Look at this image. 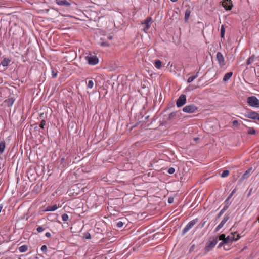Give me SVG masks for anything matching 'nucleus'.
Segmentation results:
<instances>
[{"label":"nucleus","mask_w":259,"mask_h":259,"mask_svg":"<svg viewBox=\"0 0 259 259\" xmlns=\"http://www.w3.org/2000/svg\"><path fill=\"white\" fill-rule=\"evenodd\" d=\"M257 116V112L255 111H250L249 112H247L245 114V117L248 118H250L253 120H256Z\"/></svg>","instance_id":"9d476101"},{"label":"nucleus","mask_w":259,"mask_h":259,"mask_svg":"<svg viewBox=\"0 0 259 259\" xmlns=\"http://www.w3.org/2000/svg\"><path fill=\"white\" fill-rule=\"evenodd\" d=\"M93 85H94V82L92 80H89V82H88V87L89 88H92L93 87Z\"/></svg>","instance_id":"58836bf2"},{"label":"nucleus","mask_w":259,"mask_h":259,"mask_svg":"<svg viewBox=\"0 0 259 259\" xmlns=\"http://www.w3.org/2000/svg\"><path fill=\"white\" fill-rule=\"evenodd\" d=\"M236 233V232H234V233H231V236H230V240H231V243H232L233 241H236L237 240H238L240 238V236L239 234H238L237 235V238H235V234Z\"/></svg>","instance_id":"a211bd4d"},{"label":"nucleus","mask_w":259,"mask_h":259,"mask_svg":"<svg viewBox=\"0 0 259 259\" xmlns=\"http://www.w3.org/2000/svg\"><path fill=\"white\" fill-rule=\"evenodd\" d=\"M45 236L47 237V238H50L51 237V234L49 232H47L46 234H45Z\"/></svg>","instance_id":"8fccbe9b"},{"label":"nucleus","mask_w":259,"mask_h":259,"mask_svg":"<svg viewBox=\"0 0 259 259\" xmlns=\"http://www.w3.org/2000/svg\"><path fill=\"white\" fill-rule=\"evenodd\" d=\"M217 60L221 67H222L225 65L224 58L221 52H219L217 53Z\"/></svg>","instance_id":"1a4fd4ad"},{"label":"nucleus","mask_w":259,"mask_h":259,"mask_svg":"<svg viewBox=\"0 0 259 259\" xmlns=\"http://www.w3.org/2000/svg\"><path fill=\"white\" fill-rule=\"evenodd\" d=\"M194 245H192V246H191V249H192V248H194Z\"/></svg>","instance_id":"4d7b16f0"},{"label":"nucleus","mask_w":259,"mask_h":259,"mask_svg":"<svg viewBox=\"0 0 259 259\" xmlns=\"http://www.w3.org/2000/svg\"><path fill=\"white\" fill-rule=\"evenodd\" d=\"M154 65L157 69H160L162 66V62L160 60L157 59L155 61Z\"/></svg>","instance_id":"5701e85b"},{"label":"nucleus","mask_w":259,"mask_h":259,"mask_svg":"<svg viewBox=\"0 0 259 259\" xmlns=\"http://www.w3.org/2000/svg\"><path fill=\"white\" fill-rule=\"evenodd\" d=\"M225 224V223H223V222L221 221V223L216 227L214 230V232H218L219 230L223 227Z\"/></svg>","instance_id":"cd10ccee"},{"label":"nucleus","mask_w":259,"mask_h":259,"mask_svg":"<svg viewBox=\"0 0 259 259\" xmlns=\"http://www.w3.org/2000/svg\"><path fill=\"white\" fill-rule=\"evenodd\" d=\"M28 250V246L23 245L19 248V250L20 252H25Z\"/></svg>","instance_id":"393cba45"},{"label":"nucleus","mask_w":259,"mask_h":259,"mask_svg":"<svg viewBox=\"0 0 259 259\" xmlns=\"http://www.w3.org/2000/svg\"><path fill=\"white\" fill-rule=\"evenodd\" d=\"M252 170V168H248L245 173L242 175L241 180H244L245 179H247L249 176V174Z\"/></svg>","instance_id":"2eb2a0df"},{"label":"nucleus","mask_w":259,"mask_h":259,"mask_svg":"<svg viewBox=\"0 0 259 259\" xmlns=\"http://www.w3.org/2000/svg\"><path fill=\"white\" fill-rule=\"evenodd\" d=\"M45 125H46V121L45 120H42L41 121L40 124L39 125V127L41 128L44 129Z\"/></svg>","instance_id":"4c0bfd02"},{"label":"nucleus","mask_w":259,"mask_h":259,"mask_svg":"<svg viewBox=\"0 0 259 259\" xmlns=\"http://www.w3.org/2000/svg\"><path fill=\"white\" fill-rule=\"evenodd\" d=\"M100 45L102 47H108L109 46V44L106 42L102 41L100 42Z\"/></svg>","instance_id":"79ce46f5"},{"label":"nucleus","mask_w":259,"mask_h":259,"mask_svg":"<svg viewBox=\"0 0 259 259\" xmlns=\"http://www.w3.org/2000/svg\"><path fill=\"white\" fill-rule=\"evenodd\" d=\"M226 235L225 234H222L219 236V239L220 240H222V241H224L225 239ZM225 241H226L225 240Z\"/></svg>","instance_id":"c9c22d12"},{"label":"nucleus","mask_w":259,"mask_h":259,"mask_svg":"<svg viewBox=\"0 0 259 259\" xmlns=\"http://www.w3.org/2000/svg\"><path fill=\"white\" fill-rule=\"evenodd\" d=\"M12 32L13 36L16 39L20 38V37L22 36L23 34L22 29L20 27H16L13 29L11 28L10 30V32Z\"/></svg>","instance_id":"20e7f679"},{"label":"nucleus","mask_w":259,"mask_h":259,"mask_svg":"<svg viewBox=\"0 0 259 259\" xmlns=\"http://www.w3.org/2000/svg\"><path fill=\"white\" fill-rule=\"evenodd\" d=\"M258 222H259V216H258V219H257Z\"/></svg>","instance_id":"680f3d73"},{"label":"nucleus","mask_w":259,"mask_h":259,"mask_svg":"<svg viewBox=\"0 0 259 259\" xmlns=\"http://www.w3.org/2000/svg\"><path fill=\"white\" fill-rule=\"evenodd\" d=\"M207 221H204V220L202 221V222H201L198 226H197V227L198 228H199L200 229H202L205 225L206 222Z\"/></svg>","instance_id":"473e14b6"},{"label":"nucleus","mask_w":259,"mask_h":259,"mask_svg":"<svg viewBox=\"0 0 259 259\" xmlns=\"http://www.w3.org/2000/svg\"><path fill=\"white\" fill-rule=\"evenodd\" d=\"M244 120L246 122H250V121L249 120H248V119H244Z\"/></svg>","instance_id":"6e6d98bb"},{"label":"nucleus","mask_w":259,"mask_h":259,"mask_svg":"<svg viewBox=\"0 0 259 259\" xmlns=\"http://www.w3.org/2000/svg\"><path fill=\"white\" fill-rule=\"evenodd\" d=\"M198 107L194 104H190L183 107V111L187 113H193L198 110Z\"/></svg>","instance_id":"39448f33"},{"label":"nucleus","mask_w":259,"mask_h":259,"mask_svg":"<svg viewBox=\"0 0 259 259\" xmlns=\"http://www.w3.org/2000/svg\"><path fill=\"white\" fill-rule=\"evenodd\" d=\"M199 72H197L196 74L194 75H193L192 76H190L187 79V82L188 83H191L195 79H196L198 77V73Z\"/></svg>","instance_id":"b1692460"},{"label":"nucleus","mask_w":259,"mask_h":259,"mask_svg":"<svg viewBox=\"0 0 259 259\" xmlns=\"http://www.w3.org/2000/svg\"><path fill=\"white\" fill-rule=\"evenodd\" d=\"M68 215L66 213H64L62 215V220L64 222L67 221L68 220Z\"/></svg>","instance_id":"f704fd0d"},{"label":"nucleus","mask_w":259,"mask_h":259,"mask_svg":"<svg viewBox=\"0 0 259 259\" xmlns=\"http://www.w3.org/2000/svg\"><path fill=\"white\" fill-rule=\"evenodd\" d=\"M42 116H43V114H40V118H41V117H42Z\"/></svg>","instance_id":"13d9d810"},{"label":"nucleus","mask_w":259,"mask_h":259,"mask_svg":"<svg viewBox=\"0 0 259 259\" xmlns=\"http://www.w3.org/2000/svg\"><path fill=\"white\" fill-rule=\"evenodd\" d=\"M83 238L87 239H91V236L90 233H89V232L84 233L83 234Z\"/></svg>","instance_id":"72a5a7b5"},{"label":"nucleus","mask_w":259,"mask_h":259,"mask_svg":"<svg viewBox=\"0 0 259 259\" xmlns=\"http://www.w3.org/2000/svg\"><path fill=\"white\" fill-rule=\"evenodd\" d=\"M247 102L251 107L259 108V100L255 96L248 97Z\"/></svg>","instance_id":"7ed1b4c3"},{"label":"nucleus","mask_w":259,"mask_h":259,"mask_svg":"<svg viewBox=\"0 0 259 259\" xmlns=\"http://www.w3.org/2000/svg\"><path fill=\"white\" fill-rule=\"evenodd\" d=\"M222 6L226 10H230L233 7L232 2L231 0H223Z\"/></svg>","instance_id":"6e6552de"},{"label":"nucleus","mask_w":259,"mask_h":259,"mask_svg":"<svg viewBox=\"0 0 259 259\" xmlns=\"http://www.w3.org/2000/svg\"><path fill=\"white\" fill-rule=\"evenodd\" d=\"M191 12L190 9H188L186 10L185 13V17H184V20H185V22H188V19L190 16Z\"/></svg>","instance_id":"f3484780"},{"label":"nucleus","mask_w":259,"mask_h":259,"mask_svg":"<svg viewBox=\"0 0 259 259\" xmlns=\"http://www.w3.org/2000/svg\"><path fill=\"white\" fill-rule=\"evenodd\" d=\"M217 239V237H213L212 238L209 239V241L206 244L204 248V254H207L215 246L218 242Z\"/></svg>","instance_id":"f257e3e1"},{"label":"nucleus","mask_w":259,"mask_h":259,"mask_svg":"<svg viewBox=\"0 0 259 259\" xmlns=\"http://www.w3.org/2000/svg\"><path fill=\"white\" fill-rule=\"evenodd\" d=\"M107 38H108V39L111 40L112 38V36H108Z\"/></svg>","instance_id":"864d4df0"},{"label":"nucleus","mask_w":259,"mask_h":259,"mask_svg":"<svg viewBox=\"0 0 259 259\" xmlns=\"http://www.w3.org/2000/svg\"><path fill=\"white\" fill-rule=\"evenodd\" d=\"M152 21V18L150 17H147L146 19L144 21V22H141L142 24H144L146 25L144 30H147L150 28L149 23Z\"/></svg>","instance_id":"f8f14e48"},{"label":"nucleus","mask_w":259,"mask_h":259,"mask_svg":"<svg viewBox=\"0 0 259 259\" xmlns=\"http://www.w3.org/2000/svg\"><path fill=\"white\" fill-rule=\"evenodd\" d=\"M175 171V169L173 167H170L167 170V172L169 174H173Z\"/></svg>","instance_id":"ea45409f"},{"label":"nucleus","mask_w":259,"mask_h":259,"mask_svg":"<svg viewBox=\"0 0 259 259\" xmlns=\"http://www.w3.org/2000/svg\"><path fill=\"white\" fill-rule=\"evenodd\" d=\"M236 192V190L235 189H234L232 192L231 193L229 194V195L228 196V197L227 198V199L225 200V202H224V206H227V208H229L230 205V202H229V200H230V199L231 198V197L233 196V195H234V194Z\"/></svg>","instance_id":"9b49d317"},{"label":"nucleus","mask_w":259,"mask_h":259,"mask_svg":"<svg viewBox=\"0 0 259 259\" xmlns=\"http://www.w3.org/2000/svg\"><path fill=\"white\" fill-rule=\"evenodd\" d=\"M58 208V206L56 204H55L53 206H48L46 208L47 211H53L56 210Z\"/></svg>","instance_id":"412c9836"},{"label":"nucleus","mask_w":259,"mask_h":259,"mask_svg":"<svg viewBox=\"0 0 259 259\" xmlns=\"http://www.w3.org/2000/svg\"><path fill=\"white\" fill-rule=\"evenodd\" d=\"M198 219H195L189 222L183 230L182 235H183L189 231L198 222Z\"/></svg>","instance_id":"423d86ee"},{"label":"nucleus","mask_w":259,"mask_h":259,"mask_svg":"<svg viewBox=\"0 0 259 259\" xmlns=\"http://www.w3.org/2000/svg\"><path fill=\"white\" fill-rule=\"evenodd\" d=\"M254 55H252L251 56H250L247 60V61H246L247 65L250 64L254 61Z\"/></svg>","instance_id":"c85d7f7f"},{"label":"nucleus","mask_w":259,"mask_h":259,"mask_svg":"<svg viewBox=\"0 0 259 259\" xmlns=\"http://www.w3.org/2000/svg\"><path fill=\"white\" fill-rule=\"evenodd\" d=\"M170 106H174L173 104H171V105L169 104V105H168V106H167V108H169V107H170Z\"/></svg>","instance_id":"5fc2aeb1"},{"label":"nucleus","mask_w":259,"mask_h":259,"mask_svg":"<svg viewBox=\"0 0 259 259\" xmlns=\"http://www.w3.org/2000/svg\"><path fill=\"white\" fill-rule=\"evenodd\" d=\"M229 214H225L222 221L223 222V223H226V222L229 220Z\"/></svg>","instance_id":"2f4dec72"},{"label":"nucleus","mask_w":259,"mask_h":259,"mask_svg":"<svg viewBox=\"0 0 259 259\" xmlns=\"http://www.w3.org/2000/svg\"><path fill=\"white\" fill-rule=\"evenodd\" d=\"M229 174V171L228 170H223L222 174L221 177L223 178H225L227 177Z\"/></svg>","instance_id":"c756f323"},{"label":"nucleus","mask_w":259,"mask_h":259,"mask_svg":"<svg viewBox=\"0 0 259 259\" xmlns=\"http://www.w3.org/2000/svg\"><path fill=\"white\" fill-rule=\"evenodd\" d=\"M65 160V158L64 157H62L60 159V162L61 163H63V162Z\"/></svg>","instance_id":"3c124183"},{"label":"nucleus","mask_w":259,"mask_h":259,"mask_svg":"<svg viewBox=\"0 0 259 259\" xmlns=\"http://www.w3.org/2000/svg\"><path fill=\"white\" fill-rule=\"evenodd\" d=\"M233 125L234 126H238L239 125V124L237 120H234L232 122Z\"/></svg>","instance_id":"a18cd8bd"},{"label":"nucleus","mask_w":259,"mask_h":259,"mask_svg":"<svg viewBox=\"0 0 259 259\" xmlns=\"http://www.w3.org/2000/svg\"><path fill=\"white\" fill-rule=\"evenodd\" d=\"M256 120H257L259 121V114L258 113H257Z\"/></svg>","instance_id":"603ef678"},{"label":"nucleus","mask_w":259,"mask_h":259,"mask_svg":"<svg viewBox=\"0 0 259 259\" xmlns=\"http://www.w3.org/2000/svg\"><path fill=\"white\" fill-rule=\"evenodd\" d=\"M47 246L46 245H44L41 247V250L42 252L44 253L46 252L47 251Z\"/></svg>","instance_id":"a19ab883"},{"label":"nucleus","mask_w":259,"mask_h":259,"mask_svg":"<svg viewBox=\"0 0 259 259\" xmlns=\"http://www.w3.org/2000/svg\"><path fill=\"white\" fill-rule=\"evenodd\" d=\"M233 72H229L225 74L223 77V81H226L228 80L232 76Z\"/></svg>","instance_id":"aec40b11"},{"label":"nucleus","mask_w":259,"mask_h":259,"mask_svg":"<svg viewBox=\"0 0 259 259\" xmlns=\"http://www.w3.org/2000/svg\"><path fill=\"white\" fill-rule=\"evenodd\" d=\"M124 223L121 221H118L116 223V226L118 228H121L123 227Z\"/></svg>","instance_id":"e433bc0d"},{"label":"nucleus","mask_w":259,"mask_h":259,"mask_svg":"<svg viewBox=\"0 0 259 259\" xmlns=\"http://www.w3.org/2000/svg\"><path fill=\"white\" fill-rule=\"evenodd\" d=\"M225 32V30L224 26L223 25H222L221 28V37L222 38H223L224 37Z\"/></svg>","instance_id":"7c9ffc66"},{"label":"nucleus","mask_w":259,"mask_h":259,"mask_svg":"<svg viewBox=\"0 0 259 259\" xmlns=\"http://www.w3.org/2000/svg\"><path fill=\"white\" fill-rule=\"evenodd\" d=\"M226 240V244L231 243L230 237V236H228L227 237H225V240Z\"/></svg>","instance_id":"de8ad7c7"},{"label":"nucleus","mask_w":259,"mask_h":259,"mask_svg":"<svg viewBox=\"0 0 259 259\" xmlns=\"http://www.w3.org/2000/svg\"><path fill=\"white\" fill-rule=\"evenodd\" d=\"M228 208L227 207V206H224L222 209L218 213V214L217 215L215 220H218L219 219L223 214L225 212V211L228 209Z\"/></svg>","instance_id":"6ab92c4d"},{"label":"nucleus","mask_w":259,"mask_h":259,"mask_svg":"<svg viewBox=\"0 0 259 259\" xmlns=\"http://www.w3.org/2000/svg\"><path fill=\"white\" fill-rule=\"evenodd\" d=\"M15 100V99L13 97L9 98L5 100L4 103L7 106L10 107L13 105Z\"/></svg>","instance_id":"ddd939ff"},{"label":"nucleus","mask_w":259,"mask_h":259,"mask_svg":"<svg viewBox=\"0 0 259 259\" xmlns=\"http://www.w3.org/2000/svg\"><path fill=\"white\" fill-rule=\"evenodd\" d=\"M173 202H174V198L172 197H169L168 199V203L169 204H171V203H173Z\"/></svg>","instance_id":"09e8293b"},{"label":"nucleus","mask_w":259,"mask_h":259,"mask_svg":"<svg viewBox=\"0 0 259 259\" xmlns=\"http://www.w3.org/2000/svg\"><path fill=\"white\" fill-rule=\"evenodd\" d=\"M224 249H225V250H228V248H227V247H226V248L224 247Z\"/></svg>","instance_id":"bf43d9fd"},{"label":"nucleus","mask_w":259,"mask_h":259,"mask_svg":"<svg viewBox=\"0 0 259 259\" xmlns=\"http://www.w3.org/2000/svg\"><path fill=\"white\" fill-rule=\"evenodd\" d=\"M45 230L44 228L42 226H39L37 228V231L39 232H42Z\"/></svg>","instance_id":"37998d69"},{"label":"nucleus","mask_w":259,"mask_h":259,"mask_svg":"<svg viewBox=\"0 0 259 259\" xmlns=\"http://www.w3.org/2000/svg\"><path fill=\"white\" fill-rule=\"evenodd\" d=\"M187 101L186 96L182 94L176 101V105L178 107H180L184 105Z\"/></svg>","instance_id":"0eeeda50"},{"label":"nucleus","mask_w":259,"mask_h":259,"mask_svg":"<svg viewBox=\"0 0 259 259\" xmlns=\"http://www.w3.org/2000/svg\"><path fill=\"white\" fill-rule=\"evenodd\" d=\"M57 75V72H55L54 70L52 71V78H55L56 77Z\"/></svg>","instance_id":"c03bdc74"},{"label":"nucleus","mask_w":259,"mask_h":259,"mask_svg":"<svg viewBox=\"0 0 259 259\" xmlns=\"http://www.w3.org/2000/svg\"><path fill=\"white\" fill-rule=\"evenodd\" d=\"M10 62V59L5 58L2 61L0 65H2L4 67H7L9 65Z\"/></svg>","instance_id":"dca6fc26"},{"label":"nucleus","mask_w":259,"mask_h":259,"mask_svg":"<svg viewBox=\"0 0 259 259\" xmlns=\"http://www.w3.org/2000/svg\"><path fill=\"white\" fill-rule=\"evenodd\" d=\"M5 149V143L4 141H1L0 142V154H2Z\"/></svg>","instance_id":"a878e982"},{"label":"nucleus","mask_w":259,"mask_h":259,"mask_svg":"<svg viewBox=\"0 0 259 259\" xmlns=\"http://www.w3.org/2000/svg\"><path fill=\"white\" fill-rule=\"evenodd\" d=\"M177 116V112H172L170 113L168 116L167 120H171L176 119Z\"/></svg>","instance_id":"4be33fe9"},{"label":"nucleus","mask_w":259,"mask_h":259,"mask_svg":"<svg viewBox=\"0 0 259 259\" xmlns=\"http://www.w3.org/2000/svg\"><path fill=\"white\" fill-rule=\"evenodd\" d=\"M224 249H225V250H228V248H227V247H226V248L224 247Z\"/></svg>","instance_id":"052dcab7"},{"label":"nucleus","mask_w":259,"mask_h":259,"mask_svg":"<svg viewBox=\"0 0 259 259\" xmlns=\"http://www.w3.org/2000/svg\"><path fill=\"white\" fill-rule=\"evenodd\" d=\"M85 59L88 62V64L91 65H96L99 62L98 58L95 54H93L91 53H89V54L85 57Z\"/></svg>","instance_id":"f03ea898"},{"label":"nucleus","mask_w":259,"mask_h":259,"mask_svg":"<svg viewBox=\"0 0 259 259\" xmlns=\"http://www.w3.org/2000/svg\"><path fill=\"white\" fill-rule=\"evenodd\" d=\"M245 127L248 128L247 133L249 135H254L256 133V131L255 129L253 127H247V126L245 125Z\"/></svg>","instance_id":"bb28decb"},{"label":"nucleus","mask_w":259,"mask_h":259,"mask_svg":"<svg viewBox=\"0 0 259 259\" xmlns=\"http://www.w3.org/2000/svg\"><path fill=\"white\" fill-rule=\"evenodd\" d=\"M56 3L60 6H70L71 5L67 0H56Z\"/></svg>","instance_id":"4468645a"},{"label":"nucleus","mask_w":259,"mask_h":259,"mask_svg":"<svg viewBox=\"0 0 259 259\" xmlns=\"http://www.w3.org/2000/svg\"><path fill=\"white\" fill-rule=\"evenodd\" d=\"M224 244H226V241H222L221 243H220L218 246V248H221Z\"/></svg>","instance_id":"49530a36"}]
</instances>
